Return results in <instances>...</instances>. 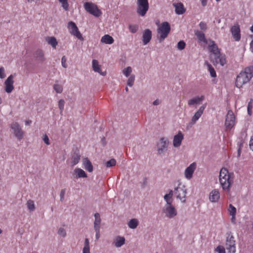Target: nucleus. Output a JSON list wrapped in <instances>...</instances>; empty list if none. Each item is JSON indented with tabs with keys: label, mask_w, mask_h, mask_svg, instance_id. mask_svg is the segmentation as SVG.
Returning a JSON list of instances; mask_svg holds the SVG:
<instances>
[{
	"label": "nucleus",
	"mask_w": 253,
	"mask_h": 253,
	"mask_svg": "<svg viewBox=\"0 0 253 253\" xmlns=\"http://www.w3.org/2000/svg\"><path fill=\"white\" fill-rule=\"evenodd\" d=\"M234 178L233 172H229L226 168H222L220 169L219 175V183L222 189L228 193L230 192Z\"/></svg>",
	"instance_id": "nucleus-1"
},
{
	"label": "nucleus",
	"mask_w": 253,
	"mask_h": 253,
	"mask_svg": "<svg viewBox=\"0 0 253 253\" xmlns=\"http://www.w3.org/2000/svg\"><path fill=\"white\" fill-rule=\"evenodd\" d=\"M253 77V66L246 68L237 76L236 80V86L240 88L243 85L248 83Z\"/></svg>",
	"instance_id": "nucleus-2"
},
{
	"label": "nucleus",
	"mask_w": 253,
	"mask_h": 253,
	"mask_svg": "<svg viewBox=\"0 0 253 253\" xmlns=\"http://www.w3.org/2000/svg\"><path fill=\"white\" fill-rule=\"evenodd\" d=\"M170 31V26L169 22H164L157 29L158 39L160 42H162L168 36Z\"/></svg>",
	"instance_id": "nucleus-3"
},
{
	"label": "nucleus",
	"mask_w": 253,
	"mask_h": 253,
	"mask_svg": "<svg viewBox=\"0 0 253 253\" xmlns=\"http://www.w3.org/2000/svg\"><path fill=\"white\" fill-rule=\"evenodd\" d=\"M169 139L165 137H161L157 143V150L159 155H164L167 151L169 145Z\"/></svg>",
	"instance_id": "nucleus-4"
},
{
	"label": "nucleus",
	"mask_w": 253,
	"mask_h": 253,
	"mask_svg": "<svg viewBox=\"0 0 253 253\" xmlns=\"http://www.w3.org/2000/svg\"><path fill=\"white\" fill-rule=\"evenodd\" d=\"M226 249L229 253L236 252L235 240L231 232L226 233Z\"/></svg>",
	"instance_id": "nucleus-5"
},
{
	"label": "nucleus",
	"mask_w": 253,
	"mask_h": 253,
	"mask_svg": "<svg viewBox=\"0 0 253 253\" xmlns=\"http://www.w3.org/2000/svg\"><path fill=\"white\" fill-rule=\"evenodd\" d=\"M137 12L141 16L145 15L149 9V3L148 0H137Z\"/></svg>",
	"instance_id": "nucleus-6"
},
{
	"label": "nucleus",
	"mask_w": 253,
	"mask_h": 253,
	"mask_svg": "<svg viewBox=\"0 0 253 253\" xmlns=\"http://www.w3.org/2000/svg\"><path fill=\"white\" fill-rule=\"evenodd\" d=\"M84 7L86 11L95 17H98L102 14L101 11L98 8L97 5L92 3L88 2H85Z\"/></svg>",
	"instance_id": "nucleus-7"
},
{
	"label": "nucleus",
	"mask_w": 253,
	"mask_h": 253,
	"mask_svg": "<svg viewBox=\"0 0 253 253\" xmlns=\"http://www.w3.org/2000/svg\"><path fill=\"white\" fill-rule=\"evenodd\" d=\"M162 212L169 218H172L177 214L176 209L172 204L165 205L162 209Z\"/></svg>",
	"instance_id": "nucleus-8"
},
{
	"label": "nucleus",
	"mask_w": 253,
	"mask_h": 253,
	"mask_svg": "<svg viewBox=\"0 0 253 253\" xmlns=\"http://www.w3.org/2000/svg\"><path fill=\"white\" fill-rule=\"evenodd\" d=\"M10 128L13 130L14 136L18 139V140H21L23 139L24 132L18 123H12L10 125Z\"/></svg>",
	"instance_id": "nucleus-9"
},
{
	"label": "nucleus",
	"mask_w": 253,
	"mask_h": 253,
	"mask_svg": "<svg viewBox=\"0 0 253 253\" xmlns=\"http://www.w3.org/2000/svg\"><path fill=\"white\" fill-rule=\"evenodd\" d=\"M206 106V105L204 104L199 108L197 112L194 114V116L192 117L190 122H189L187 125L188 128L191 127L196 124V122L199 119L203 114Z\"/></svg>",
	"instance_id": "nucleus-10"
},
{
	"label": "nucleus",
	"mask_w": 253,
	"mask_h": 253,
	"mask_svg": "<svg viewBox=\"0 0 253 253\" xmlns=\"http://www.w3.org/2000/svg\"><path fill=\"white\" fill-rule=\"evenodd\" d=\"M235 116L232 111L229 110L226 117L225 126L226 129H231L235 125Z\"/></svg>",
	"instance_id": "nucleus-11"
},
{
	"label": "nucleus",
	"mask_w": 253,
	"mask_h": 253,
	"mask_svg": "<svg viewBox=\"0 0 253 253\" xmlns=\"http://www.w3.org/2000/svg\"><path fill=\"white\" fill-rule=\"evenodd\" d=\"M68 28L70 30V33L72 35L76 36L78 39L80 40H83V37L79 31L78 28L74 22L72 21L69 22L68 23Z\"/></svg>",
	"instance_id": "nucleus-12"
},
{
	"label": "nucleus",
	"mask_w": 253,
	"mask_h": 253,
	"mask_svg": "<svg viewBox=\"0 0 253 253\" xmlns=\"http://www.w3.org/2000/svg\"><path fill=\"white\" fill-rule=\"evenodd\" d=\"M14 75H10L5 81L4 90L7 93H11L14 89Z\"/></svg>",
	"instance_id": "nucleus-13"
},
{
	"label": "nucleus",
	"mask_w": 253,
	"mask_h": 253,
	"mask_svg": "<svg viewBox=\"0 0 253 253\" xmlns=\"http://www.w3.org/2000/svg\"><path fill=\"white\" fill-rule=\"evenodd\" d=\"M174 191L176 198L181 200L182 203H185V200H182V199H185L186 197V190L185 186L183 185L181 187L179 186L175 188Z\"/></svg>",
	"instance_id": "nucleus-14"
},
{
	"label": "nucleus",
	"mask_w": 253,
	"mask_h": 253,
	"mask_svg": "<svg viewBox=\"0 0 253 253\" xmlns=\"http://www.w3.org/2000/svg\"><path fill=\"white\" fill-rule=\"evenodd\" d=\"M231 33L236 41H239L241 39L240 28L238 24L233 26L231 28Z\"/></svg>",
	"instance_id": "nucleus-15"
},
{
	"label": "nucleus",
	"mask_w": 253,
	"mask_h": 253,
	"mask_svg": "<svg viewBox=\"0 0 253 253\" xmlns=\"http://www.w3.org/2000/svg\"><path fill=\"white\" fill-rule=\"evenodd\" d=\"M205 99V97L203 95L201 96H196L189 99L188 101V105L190 106H193L195 108H197V106L200 104Z\"/></svg>",
	"instance_id": "nucleus-16"
},
{
	"label": "nucleus",
	"mask_w": 253,
	"mask_h": 253,
	"mask_svg": "<svg viewBox=\"0 0 253 253\" xmlns=\"http://www.w3.org/2000/svg\"><path fill=\"white\" fill-rule=\"evenodd\" d=\"M196 164L195 163H193L188 167L185 170V176L188 179H190L193 176V174L196 169Z\"/></svg>",
	"instance_id": "nucleus-17"
},
{
	"label": "nucleus",
	"mask_w": 253,
	"mask_h": 253,
	"mask_svg": "<svg viewBox=\"0 0 253 253\" xmlns=\"http://www.w3.org/2000/svg\"><path fill=\"white\" fill-rule=\"evenodd\" d=\"M220 193L218 189L212 190L209 194V200L212 203L217 202L220 199Z\"/></svg>",
	"instance_id": "nucleus-18"
},
{
	"label": "nucleus",
	"mask_w": 253,
	"mask_h": 253,
	"mask_svg": "<svg viewBox=\"0 0 253 253\" xmlns=\"http://www.w3.org/2000/svg\"><path fill=\"white\" fill-rule=\"evenodd\" d=\"M183 133L180 131H179L178 133L174 136L173 139V145L174 147H178L180 146L181 142L183 139Z\"/></svg>",
	"instance_id": "nucleus-19"
},
{
	"label": "nucleus",
	"mask_w": 253,
	"mask_h": 253,
	"mask_svg": "<svg viewBox=\"0 0 253 253\" xmlns=\"http://www.w3.org/2000/svg\"><path fill=\"white\" fill-rule=\"evenodd\" d=\"M152 39V31L149 29H145L142 35V42L144 45L148 43Z\"/></svg>",
	"instance_id": "nucleus-20"
},
{
	"label": "nucleus",
	"mask_w": 253,
	"mask_h": 253,
	"mask_svg": "<svg viewBox=\"0 0 253 253\" xmlns=\"http://www.w3.org/2000/svg\"><path fill=\"white\" fill-rule=\"evenodd\" d=\"M208 48L210 51L212 52L215 56L218 55L220 53L217 44L213 41H210Z\"/></svg>",
	"instance_id": "nucleus-21"
},
{
	"label": "nucleus",
	"mask_w": 253,
	"mask_h": 253,
	"mask_svg": "<svg viewBox=\"0 0 253 253\" xmlns=\"http://www.w3.org/2000/svg\"><path fill=\"white\" fill-rule=\"evenodd\" d=\"M92 68L94 72L99 73L103 76H106L107 74L106 71L101 72L100 66L99 65L98 61L97 60L93 59L92 60Z\"/></svg>",
	"instance_id": "nucleus-22"
},
{
	"label": "nucleus",
	"mask_w": 253,
	"mask_h": 253,
	"mask_svg": "<svg viewBox=\"0 0 253 253\" xmlns=\"http://www.w3.org/2000/svg\"><path fill=\"white\" fill-rule=\"evenodd\" d=\"M173 6L175 7V12L177 14H182L185 11L183 4L181 2L174 3Z\"/></svg>",
	"instance_id": "nucleus-23"
},
{
	"label": "nucleus",
	"mask_w": 253,
	"mask_h": 253,
	"mask_svg": "<svg viewBox=\"0 0 253 253\" xmlns=\"http://www.w3.org/2000/svg\"><path fill=\"white\" fill-rule=\"evenodd\" d=\"M83 164L84 166V169L89 172H91L93 171V166L92 165L90 161V160L87 158H85L83 160Z\"/></svg>",
	"instance_id": "nucleus-24"
},
{
	"label": "nucleus",
	"mask_w": 253,
	"mask_h": 253,
	"mask_svg": "<svg viewBox=\"0 0 253 253\" xmlns=\"http://www.w3.org/2000/svg\"><path fill=\"white\" fill-rule=\"evenodd\" d=\"M113 243L117 248H120L125 244V239L123 237L118 236L115 239Z\"/></svg>",
	"instance_id": "nucleus-25"
},
{
	"label": "nucleus",
	"mask_w": 253,
	"mask_h": 253,
	"mask_svg": "<svg viewBox=\"0 0 253 253\" xmlns=\"http://www.w3.org/2000/svg\"><path fill=\"white\" fill-rule=\"evenodd\" d=\"M36 59L39 62L42 63L45 61L43 51L41 49L37 50L35 52Z\"/></svg>",
	"instance_id": "nucleus-26"
},
{
	"label": "nucleus",
	"mask_w": 253,
	"mask_h": 253,
	"mask_svg": "<svg viewBox=\"0 0 253 253\" xmlns=\"http://www.w3.org/2000/svg\"><path fill=\"white\" fill-rule=\"evenodd\" d=\"M195 35L196 36L200 42H203L205 43H207V40H206L205 35L203 32L196 30L195 31Z\"/></svg>",
	"instance_id": "nucleus-27"
},
{
	"label": "nucleus",
	"mask_w": 253,
	"mask_h": 253,
	"mask_svg": "<svg viewBox=\"0 0 253 253\" xmlns=\"http://www.w3.org/2000/svg\"><path fill=\"white\" fill-rule=\"evenodd\" d=\"M81 156L78 150L76 151L72 157V163L73 166L77 165L80 161Z\"/></svg>",
	"instance_id": "nucleus-28"
},
{
	"label": "nucleus",
	"mask_w": 253,
	"mask_h": 253,
	"mask_svg": "<svg viewBox=\"0 0 253 253\" xmlns=\"http://www.w3.org/2000/svg\"><path fill=\"white\" fill-rule=\"evenodd\" d=\"M113 38L109 35H105L103 36L101 39V42H102L105 43L106 44H111L114 42Z\"/></svg>",
	"instance_id": "nucleus-29"
},
{
	"label": "nucleus",
	"mask_w": 253,
	"mask_h": 253,
	"mask_svg": "<svg viewBox=\"0 0 253 253\" xmlns=\"http://www.w3.org/2000/svg\"><path fill=\"white\" fill-rule=\"evenodd\" d=\"M215 62L216 63H219L223 66L226 63L225 58L220 53L218 55L215 56Z\"/></svg>",
	"instance_id": "nucleus-30"
},
{
	"label": "nucleus",
	"mask_w": 253,
	"mask_h": 253,
	"mask_svg": "<svg viewBox=\"0 0 253 253\" xmlns=\"http://www.w3.org/2000/svg\"><path fill=\"white\" fill-rule=\"evenodd\" d=\"M46 41L48 44L51 45L53 48H56L57 45V41L54 37H48L46 38Z\"/></svg>",
	"instance_id": "nucleus-31"
},
{
	"label": "nucleus",
	"mask_w": 253,
	"mask_h": 253,
	"mask_svg": "<svg viewBox=\"0 0 253 253\" xmlns=\"http://www.w3.org/2000/svg\"><path fill=\"white\" fill-rule=\"evenodd\" d=\"M74 172L77 174L76 177L78 178H86L87 177V174L84 170L81 169L77 168L74 170Z\"/></svg>",
	"instance_id": "nucleus-32"
},
{
	"label": "nucleus",
	"mask_w": 253,
	"mask_h": 253,
	"mask_svg": "<svg viewBox=\"0 0 253 253\" xmlns=\"http://www.w3.org/2000/svg\"><path fill=\"white\" fill-rule=\"evenodd\" d=\"M95 220L94 222V228H100L101 218L99 213L94 214Z\"/></svg>",
	"instance_id": "nucleus-33"
},
{
	"label": "nucleus",
	"mask_w": 253,
	"mask_h": 253,
	"mask_svg": "<svg viewBox=\"0 0 253 253\" xmlns=\"http://www.w3.org/2000/svg\"><path fill=\"white\" fill-rule=\"evenodd\" d=\"M139 224L138 220L136 218H132L128 222V226L132 229H135Z\"/></svg>",
	"instance_id": "nucleus-34"
},
{
	"label": "nucleus",
	"mask_w": 253,
	"mask_h": 253,
	"mask_svg": "<svg viewBox=\"0 0 253 253\" xmlns=\"http://www.w3.org/2000/svg\"><path fill=\"white\" fill-rule=\"evenodd\" d=\"M83 253H90L89 248V241L88 238L84 240V247L83 250Z\"/></svg>",
	"instance_id": "nucleus-35"
},
{
	"label": "nucleus",
	"mask_w": 253,
	"mask_h": 253,
	"mask_svg": "<svg viewBox=\"0 0 253 253\" xmlns=\"http://www.w3.org/2000/svg\"><path fill=\"white\" fill-rule=\"evenodd\" d=\"M206 64L207 65L208 70L210 73L211 76L212 78L216 77V74L213 67L209 63L206 62Z\"/></svg>",
	"instance_id": "nucleus-36"
},
{
	"label": "nucleus",
	"mask_w": 253,
	"mask_h": 253,
	"mask_svg": "<svg viewBox=\"0 0 253 253\" xmlns=\"http://www.w3.org/2000/svg\"><path fill=\"white\" fill-rule=\"evenodd\" d=\"M228 211L229 212V214L232 216V218H235L236 214V208L234 207L232 204H230L229 205Z\"/></svg>",
	"instance_id": "nucleus-37"
},
{
	"label": "nucleus",
	"mask_w": 253,
	"mask_h": 253,
	"mask_svg": "<svg viewBox=\"0 0 253 253\" xmlns=\"http://www.w3.org/2000/svg\"><path fill=\"white\" fill-rule=\"evenodd\" d=\"M26 205L30 211H33L35 210V205L33 200H29L27 201Z\"/></svg>",
	"instance_id": "nucleus-38"
},
{
	"label": "nucleus",
	"mask_w": 253,
	"mask_h": 253,
	"mask_svg": "<svg viewBox=\"0 0 253 253\" xmlns=\"http://www.w3.org/2000/svg\"><path fill=\"white\" fill-rule=\"evenodd\" d=\"M253 99L251 98V99H250V100L248 104V107H247L248 114L250 116H251L252 114V110L253 108Z\"/></svg>",
	"instance_id": "nucleus-39"
},
{
	"label": "nucleus",
	"mask_w": 253,
	"mask_h": 253,
	"mask_svg": "<svg viewBox=\"0 0 253 253\" xmlns=\"http://www.w3.org/2000/svg\"><path fill=\"white\" fill-rule=\"evenodd\" d=\"M53 89L58 93H60L63 91L62 86L59 84H55L53 85Z\"/></svg>",
	"instance_id": "nucleus-40"
},
{
	"label": "nucleus",
	"mask_w": 253,
	"mask_h": 253,
	"mask_svg": "<svg viewBox=\"0 0 253 253\" xmlns=\"http://www.w3.org/2000/svg\"><path fill=\"white\" fill-rule=\"evenodd\" d=\"M134 80L135 76L131 75L127 81V84L129 86H132L133 85Z\"/></svg>",
	"instance_id": "nucleus-41"
},
{
	"label": "nucleus",
	"mask_w": 253,
	"mask_h": 253,
	"mask_svg": "<svg viewBox=\"0 0 253 253\" xmlns=\"http://www.w3.org/2000/svg\"><path fill=\"white\" fill-rule=\"evenodd\" d=\"M116 164V161L115 159L113 158L106 163V166L107 168H109L115 166Z\"/></svg>",
	"instance_id": "nucleus-42"
},
{
	"label": "nucleus",
	"mask_w": 253,
	"mask_h": 253,
	"mask_svg": "<svg viewBox=\"0 0 253 253\" xmlns=\"http://www.w3.org/2000/svg\"><path fill=\"white\" fill-rule=\"evenodd\" d=\"M64 104H65L64 100L61 99L59 100L58 107H59V110L60 111V114H62L63 110H64Z\"/></svg>",
	"instance_id": "nucleus-43"
},
{
	"label": "nucleus",
	"mask_w": 253,
	"mask_h": 253,
	"mask_svg": "<svg viewBox=\"0 0 253 253\" xmlns=\"http://www.w3.org/2000/svg\"><path fill=\"white\" fill-rule=\"evenodd\" d=\"M131 72H132V69L130 67H127V68H125L123 71V74L126 77H128L130 75Z\"/></svg>",
	"instance_id": "nucleus-44"
},
{
	"label": "nucleus",
	"mask_w": 253,
	"mask_h": 253,
	"mask_svg": "<svg viewBox=\"0 0 253 253\" xmlns=\"http://www.w3.org/2000/svg\"><path fill=\"white\" fill-rule=\"evenodd\" d=\"M138 29V26L137 25H129V30L132 33H136Z\"/></svg>",
	"instance_id": "nucleus-45"
},
{
	"label": "nucleus",
	"mask_w": 253,
	"mask_h": 253,
	"mask_svg": "<svg viewBox=\"0 0 253 253\" xmlns=\"http://www.w3.org/2000/svg\"><path fill=\"white\" fill-rule=\"evenodd\" d=\"M215 252L217 253H225V250L223 246L219 245L215 249Z\"/></svg>",
	"instance_id": "nucleus-46"
},
{
	"label": "nucleus",
	"mask_w": 253,
	"mask_h": 253,
	"mask_svg": "<svg viewBox=\"0 0 253 253\" xmlns=\"http://www.w3.org/2000/svg\"><path fill=\"white\" fill-rule=\"evenodd\" d=\"M165 201L166 202V205H171L172 203V198L169 197L168 195H165L164 197Z\"/></svg>",
	"instance_id": "nucleus-47"
},
{
	"label": "nucleus",
	"mask_w": 253,
	"mask_h": 253,
	"mask_svg": "<svg viewBox=\"0 0 253 253\" xmlns=\"http://www.w3.org/2000/svg\"><path fill=\"white\" fill-rule=\"evenodd\" d=\"M58 234L62 237L66 236V232L64 228L60 227L58 230Z\"/></svg>",
	"instance_id": "nucleus-48"
},
{
	"label": "nucleus",
	"mask_w": 253,
	"mask_h": 253,
	"mask_svg": "<svg viewBox=\"0 0 253 253\" xmlns=\"http://www.w3.org/2000/svg\"><path fill=\"white\" fill-rule=\"evenodd\" d=\"M185 46V43L183 41H179L177 45V47L179 50H183Z\"/></svg>",
	"instance_id": "nucleus-49"
},
{
	"label": "nucleus",
	"mask_w": 253,
	"mask_h": 253,
	"mask_svg": "<svg viewBox=\"0 0 253 253\" xmlns=\"http://www.w3.org/2000/svg\"><path fill=\"white\" fill-rule=\"evenodd\" d=\"M62 4V6L63 7V8L66 10V11H67L69 9V4L67 2V1H64V2H60Z\"/></svg>",
	"instance_id": "nucleus-50"
},
{
	"label": "nucleus",
	"mask_w": 253,
	"mask_h": 253,
	"mask_svg": "<svg viewBox=\"0 0 253 253\" xmlns=\"http://www.w3.org/2000/svg\"><path fill=\"white\" fill-rule=\"evenodd\" d=\"M5 70L3 67L0 68V79H3L5 77Z\"/></svg>",
	"instance_id": "nucleus-51"
},
{
	"label": "nucleus",
	"mask_w": 253,
	"mask_h": 253,
	"mask_svg": "<svg viewBox=\"0 0 253 253\" xmlns=\"http://www.w3.org/2000/svg\"><path fill=\"white\" fill-rule=\"evenodd\" d=\"M66 58L65 56H63L61 59V64L63 67L66 68L67 67V64L66 63Z\"/></svg>",
	"instance_id": "nucleus-52"
},
{
	"label": "nucleus",
	"mask_w": 253,
	"mask_h": 253,
	"mask_svg": "<svg viewBox=\"0 0 253 253\" xmlns=\"http://www.w3.org/2000/svg\"><path fill=\"white\" fill-rule=\"evenodd\" d=\"M66 192L65 189H62L61 190L60 193V201L61 202L63 201L64 200V195Z\"/></svg>",
	"instance_id": "nucleus-53"
},
{
	"label": "nucleus",
	"mask_w": 253,
	"mask_h": 253,
	"mask_svg": "<svg viewBox=\"0 0 253 253\" xmlns=\"http://www.w3.org/2000/svg\"><path fill=\"white\" fill-rule=\"evenodd\" d=\"M200 28L201 30L205 31L207 30V24L204 22H201L199 24Z\"/></svg>",
	"instance_id": "nucleus-54"
},
{
	"label": "nucleus",
	"mask_w": 253,
	"mask_h": 253,
	"mask_svg": "<svg viewBox=\"0 0 253 253\" xmlns=\"http://www.w3.org/2000/svg\"><path fill=\"white\" fill-rule=\"evenodd\" d=\"M94 229L96 232V235H95L96 239L98 240L100 237V228H94Z\"/></svg>",
	"instance_id": "nucleus-55"
},
{
	"label": "nucleus",
	"mask_w": 253,
	"mask_h": 253,
	"mask_svg": "<svg viewBox=\"0 0 253 253\" xmlns=\"http://www.w3.org/2000/svg\"><path fill=\"white\" fill-rule=\"evenodd\" d=\"M43 140L44 142V143L47 145L50 144L48 137L46 134H44L43 135Z\"/></svg>",
	"instance_id": "nucleus-56"
},
{
	"label": "nucleus",
	"mask_w": 253,
	"mask_h": 253,
	"mask_svg": "<svg viewBox=\"0 0 253 253\" xmlns=\"http://www.w3.org/2000/svg\"><path fill=\"white\" fill-rule=\"evenodd\" d=\"M147 184V179L146 177L143 178V182L141 185L142 188H144Z\"/></svg>",
	"instance_id": "nucleus-57"
},
{
	"label": "nucleus",
	"mask_w": 253,
	"mask_h": 253,
	"mask_svg": "<svg viewBox=\"0 0 253 253\" xmlns=\"http://www.w3.org/2000/svg\"><path fill=\"white\" fill-rule=\"evenodd\" d=\"M249 146L251 149L253 151V136L251 137Z\"/></svg>",
	"instance_id": "nucleus-58"
},
{
	"label": "nucleus",
	"mask_w": 253,
	"mask_h": 253,
	"mask_svg": "<svg viewBox=\"0 0 253 253\" xmlns=\"http://www.w3.org/2000/svg\"><path fill=\"white\" fill-rule=\"evenodd\" d=\"M160 103H161V101L159 99H157L155 101H153V105H154L155 106H157V105H159Z\"/></svg>",
	"instance_id": "nucleus-59"
},
{
	"label": "nucleus",
	"mask_w": 253,
	"mask_h": 253,
	"mask_svg": "<svg viewBox=\"0 0 253 253\" xmlns=\"http://www.w3.org/2000/svg\"><path fill=\"white\" fill-rule=\"evenodd\" d=\"M251 38L253 39L250 43V48L251 51L253 52V35L251 36Z\"/></svg>",
	"instance_id": "nucleus-60"
},
{
	"label": "nucleus",
	"mask_w": 253,
	"mask_h": 253,
	"mask_svg": "<svg viewBox=\"0 0 253 253\" xmlns=\"http://www.w3.org/2000/svg\"><path fill=\"white\" fill-rule=\"evenodd\" d=\"M166 195H168L170 197L172 198V196L173 195V191L172 190H170L169 191V194H167Z\"/></svg>",
	"instance_id": "nucleus-61"
},
{
	"label": "nucleus",
	"mask_w": 253,
	"mask_h": 253,
	"mask_svg": "<svg viewBox=\"0 0 253 253\" xmlns=\"http://www.w3.org/2000/svg\"><path fill=\"white\" fill-rule=\"evenodd\" d=\"M242 146V144H240L239 145V148L238 150V157H240V155H241V147Z\"/></svg>",
	"instance_id": "nucleus-62"
},
{
	"label": "nucleus",
	"mask_w": 253,
	"mask_h": 253,
	"mask_svg": "<svg viewBox=\"0 0 253 253\" xmlns=\"http://www.w3.org/2000/svg\"><path fill=\"white\" fill-rule=\"evenodd\" d=\"M101 142L103 146H105L106 144V142L105 140V138L104 137H103L101 138Z\"/></svg>",
	"instance_id": "nucleus-63"
},
{
	"label": "nucleus",
	"mask_w": 253,
	"mask_h": 253,
	"mask_svg": "<svg viewBox=\"0 0 253 253\" xmlns=\"http://www.w3.org/2000/svg\"><path fill=\"white\" fill-rule=\"evenodd\" d=\"M202 5L204 6H206L207 4V0H201Z\"/></svg>",
	"instance_id": "nucleus-64"
}]
</instances>
